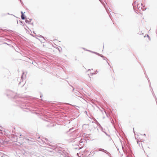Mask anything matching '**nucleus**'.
I'll return each instance as SVG.
<instances>
[{
    "mask_svg": "<svg viewBox=\"0 0 157 157\" xmlns=\"http://www.w3.org/2000/svg\"><path fill=\"white\" fill-rule=\"evenodd\" d=\"M19 21H20V22L22 24H25V23L24 22V21H21V20H19ZM21 25H22V24H21Z\"/></svg>",
    "mask_w": 157,
    "mask_h": 157,
    "instance_id": "obj_17",
    "label": "nucleus"
},
{
    "mask_svg": "<svg viewBox=\"0 0 157 157\" xmlns=\"http://www.w3.org/2000/svg\"><path fill=\"white\" fill-rule=\"evenodd\" d=\"M10 33H11V32H12V30H10Z\"/></svg>",
    "mask_w": 157,
    "mask_h": 157,
    "instance_id": "obj_35",
    "label": "nucleus"
},
{
    "mask_svg": "<svg viewBox=\"0 0 157 157\" xmlns=\"http://www.w3.org/2000/svg\"><path fill=\"white\" fill-rule=\"evenodd\" d=\"M29 20H28L27 19L25 20V22L26 23H28L30 24V22H31V21H32V19H29Z\"/></svg>",
    "mask_w": 157,
    "mask_h": 157,
    "instance_id": "obj_13",
    "label": "nucleus"
},
{
    "mask_svg": "<svg viewBox=\"0 0 157 157\" xmlns=\"http://www.w3.org/2000/svg\"><path fill=\"white\" fill-rule=\"evenodd\" d=\"M147 37L149 38V39H150V37L148 35H147Z\"/></svg>",
    "mask_w": 157,
    "mask_h": 157,
    "instance_id": "obj_27",
    "label": "nucleus"
},
{
    "mask_svg": "<svg viewBox=\"0 0 157 157\" xmlns=\"http://www.w3.org/2000/svg\"><path fill=\"white\" fill-rule=\"evenodd\" d=\"M141 6H142V7H141V9L143 11L145 10L146 9V8H145V6L144 5L143 6V4L141 3Z\"/></svg>",
    "mask_w": 157,
    "mask_h": 157,
    "instance_id": "obj_9",
    "label": "nucleus"
},
{
    "mask_svg": "<svg viewBox=\"0 0 157 157\" xmlns=\"http://www.w3.org/2000/svg\"><path fill=\"white\" fill-rule=\"evenodd\" d=\"M140 0H135V1L132 3V6H133V9L135 10L136 9V4L139 2Z\"/></svg>",
    "mask_w": 157,
    "mask_h": 157,
    "instance_id": "obj_5",
    "label": "nucleus"
},
{
    "mask_svg": "<svg viewBox=\"0 0 157 157\" xmlns=\"http://www.w3.org/2000/svg\"><path fill=\"white\" fill-rule=\"evenodd\" d=\"M38 37H40L43 38L44 39V37L41 35H39V36H38Z\"/></svg>",
    "mask_w": 157,
    "mask_h": 157,
    "instance_id": "obj_19",
    "label": "nucleus"
},
{
    "mask_svg": "<svg viewBox=\"0 0 157 157\" xmlns=\"http://www.w3.org/2000/svg\"><path fill=\"white\" fill-rule=\"evenodd\" d=\"M138 5L139 4H137L136 5V9L135 10H134V11L136 12V11H140V6L138 7Z\"/></svg>",
    "mask_w": 157,
    "mask_h": 157,
    "instance_id": "obj_7",
    "label": "nucleus"
},
{
    "mask_svg": "<svg viewBox=\"0 0 157 157\" xmlns=\"http://www.w3.org/2000/svg\"><path fill=\"white\" fill-rule=\"evenodd\" d=\"M49 146L51 147H50V148L53 150H55L56 149V146L53 145H49Z\"/></svg>",
    "mask_w": 157,
    "mask_h": 157,
    "instance_id": "obj_11",
    "label": "nucleus"
},
{
    "mask_svg": "<svg viewBox=\"0 0 157 157\" xmlns=\"http://www.w3.org/2000/svg\"><path fill=\"white\" fill-rule=\"evenodd\" d=\"M21 15H23L24 14V13L22 11H21Z\"/></svg>",
    "mask_w": 157,
    "mask_h": 157,
    "instance_id": "obj_22",
    "label": "nucleus"
},
{
    "mask_svg": "<svg viewBox=\"0 0 157 157\" xmlns=\"http://www.w3.org/2000/svg\"><path fill=\"white\" fill-rule=\"evenodd\" d=\"M72 129H70V131H71V130H72Z\"/></svg>",
    "mask_w": 157,
    "mask_h": 157,
    "instance_id": "obj_36",
    "label": "nucleus"
},
{
    "mask_svg": "<svg viewBox=\"0 0 157 157\" xmlns=\"http://www.w3.org/2000/svg\"><path fill=\"white\" fill-rule=\"evenodd\" d=\"M98 56H100V57H102L103 58V60H106V62H107V63H108V65H109V63L108 62V61L107 60H108V59L107 58H106V57H105V56H103V55H102L101 54H99L98 55Z\"/></svg>",
    "mask_w": 157,
    "mask_h": 157,
    "instance_id": "obj_8",
    "label": "nucleus"
},
{
    "mask_svg": "<svg viewBox=\"0 0 157 157\" xmlns=\"http://www.w3.org/2000/svg\"><path fill=\"white\" fill-rule=\"evenodd\" d=\"M143 135L145 136L146 134H144Z\"/></svg>",
    "mask_w": 157,
    "mask_h": 157,
    "instance_id": "obj_33",
    "label": "nucleus"
},
{
    "mask_svg": "<svg viewBox=\"0 0 157 157\" xmlns=\"http://www.w3.org/2000/svg\"><path fill=\"white\" fill-rule=\"evenodd\" d=\"M25 139L27 140H28L29 141H31V140H29V139L26 138H25Z\"/></svg>",
    "mask_w": 157,
    "mask_h": 157,
    "instance_id": "obj_23",
    "label": "nucleus"
},
{
    "mask_svg": "<svg viewBox=\"0 0 157 157\" xmlns=\"http://www.w3.org/2000/svg\"><path fill=\"white\" fill-rule=\"evenodd\" d=\"M155 100H156V103H157V98H155Z\"/></svg>",
    "mask_w": 157,
    "mask_h": 157,
    "instance_id": "obj_32",
    "label": "nucleus"
},
{
    "mask_svg": "<svg viewBox=\"0 0 157 157\" xmlns=\"http://www.w3.org/2000/svg\"><path fill=\"white\" fill-rule=\"evenodd\" d=\"M97 151H97V150H95L94 151H93V152L91 151L90 152V154H91L92 155H94L95 154V153L97 152Z\"/></svg>",
    "mask_w": 157,
    "mask_h": 157,
    "instance_id": "obj_10",
    "label": "nucleus"
},
{
    "mask_svg": "<svg viewBox=\"0 0 157 157\" xmlns=\"http://www.w3.org/2000/svg\"><path fill=\"white\" fill-rule=\"evenodd\" d=\"M77 148H77V147H75V149H77Z\"/></svg>",
    "mask_w": 157,
    "mask_h": 157,
    "instance_id": "obj_38",
    "label": "nucleus"
},
{
    "mask_svg": "<svg viewBox=\"0 0 157 157\" xmlns=\"http://www.w3.org/2000/svg\"><path fill=\"white\" fill-rule=\"evenodd\" d=\"M30 24L31 25H32L33 26V22H32V23H30Z\"/></svg>",
    "mask_w": 157,
    "mask_h": 157,
    "instance_id": "obj_26",
    "label": "nucleus"
},
{
    "mask_svg": "<svg viewBox=\"0 0 157 157\" xmlns=\"http://www.w3.org/2000/svg\"><path fill=\"white\" fill-rule=\"evenodd\" d=\"M134 128H133V131H134Z\"/></svg>",
    "mask_w": 157,
    "mask_h": 157,
    "instance_id": "obj_40",
    "label": "nucleus"
},
{
    "mask_svg": "<svg viewBox=\"0 0 157 157\" xmlns=\"http://www.w3.org/2000/svg\"><path fill=\"white\" fill-rule=\"evenodd\" d=\"M90 69H89V70H88V71H90Z\"/></svg>",
    "mask_w": 157,
    "mask_h": 157,
    "instance_id": "obj_41",
    "label": "nucleus"
},
{
    "mask_svg": "<svg viewBox=\"0 0 157 157\" xmlns=\"http://www.w3.org/2000/svg\"><path fill=\"white\" fill-rule=\"evenodd\" d=\"M103 132L105 133V134L107 136H108L109 137H110V136L109 135H108L105 131H104Z\"/></svg>",
    "mask_w": 157,
    "mask_h": 157,
    "instance_id": "obj_18",
    "label": "nucleus"
},
{
    "mask_svg": "<svg viewBox=\"0 0 157 157\" xmlns=\"http://www.w3.org/2000/svg\"><path fill=\"white\" fill-rule=\"evenodd\" d=\"M89 52H91L92 53H94V54H95L98 55L99 54V53L97 52H93V51H89Z\"/></svg>",
    "mask_w": 157,
    "mask_h": 157,
    "instance_id": "obj_16",
    "label": "nucleus"
},
{
    "mask_svg": "<svg viewBox=\"0 0 157 157\" xmlns=\"http://www.w3.org/2000/svg\"><path fill=\"white\" fill-rule=\"evenodd\" d=\"M20 2L21 3V4L23 6L24 5V4H23V3L22 1H21V0H20Z\"/></svg>",
    "mask_w": 157,
    "mask_h": 157,
    "instance_id": "obj_21",
    "label": "nucleus"
},
{
    "mask_svg": "<svg viewBox=\"0 0 157 157\" xmlns=\"http://www.w3.org/2000/svg\"><path fill=\"white\" fill-rule=\"evenodd\" d=\"M105 114H106V116H107V117H108L109 114L107 113L105 111Z\"/></svg>",
    "mask_w": 157,
    "mask_h": 157,
    "instance_id": "obj_24",
    "label": "nucleus"
},
{
    "mask_svg": "<svg viewBox=\"0 0 157 157\" xmlns=\"http://www.w3.org/2000/svg\"><path fill=\"white\" fill-rule=\"evenodd\" d=\"M82 48L83 49L85 50H86V49L85 48Z\"/></svg>",
    "mask_w": 157,
    "mask_h": 157,
    "instance_id": "obj_28",
    "label": "nucleus"
},
{
    "mask_svg": "<svg viewBox=\"0 0 157 157\" xmlns=\"http://www.w3.org/2000/svg\"><path fill=\"white\" fill-rule=\"evenodd\" d=\"M98 151H102V152L105 153L106 154L108 155V156H109V157H112L111 156V154L109 152L107 151H106L105 149H104L102 148H100L98 149Z\"/></svg>",
    "mask_w": 157,
    "mask_h": 157,
    "instance_id": "obj_3",
    "label": "nucleus"
},
{
    "mask_svg": "<svg viewBox=\"0 0 157 157\" xmlns=\"http://www.w3.org/2000/svg\"><path fill=\"white\" fill-rule=\"evenodd\" d=\"M27 73V72H24V71L22 72V75L21 76V79L22 80L21 82H19L18 83V85H20L23 82V79L25 78H26V75Z\"/></svg>",
    "mask_w": 157,
    "mask_h": 157,
    "instance_id": "obj_2",
    "label": "nucleus"
},
{
    "mask_svg": "<svg viewBox=\"0 0 157 157\" xmlns=\"http://www.w3.org/2000/svg\"><path fill=\"white\" fill-rule=\"evenodd\" d=\"M16 21L17 22V23H18V21L17 19H16Z\"/></svg>",
    "mask_w": 157,
    "mask_h": 157,
    "instance_id": "obj_30",
    "label": "nucleus"
},
{
    "mask_svg": "<svg viewBox=\"0 0 157 157\" xmlns=\"http://www.w3.org/2000/svg\"><path fill=\"white\" fill-rule=\"evenodd\" d=\"M99 1L101 2V4L103 5L105 7L106 12L107 13H108V11H109V10H108V9L106 7V5L105 4V3L103 2L102 0H99Z\"/></svg>",
    "mask_w": 157,
    "mask_h": 157,
    "instance_id": "obj_6",
    "label": "nucleus"
},
{
    "mask_svg": "<svg viewBox=\"0 0 157 157\" xmlns=\"http://www.w3.org/2000/svg\"><path fill=\"white\" fill-rule=\"evenodd\" d=\"M21 17L22 20H25L26 18V16L24 14L22 15H21Z\"/></svg>",
    "mask_w": 157,
    "mask_h": 157,
    "instance_id": "obj_12",
    "label": "nucleus"
},
{
    "mask_svg": "<svg viewBox=\"0 0 157 157\" xmlns=\"http://www.w3.org/2000/svg\"><path fill=\"white\" fill-rule=\"evenodd\" d=\"M78 97L79 98H78L81 101H82L83 100H85L83 98H82V97H81L80 96H78Z\"/></svg>",
    "mask_w": 157,
    "mask_h": 157,
    "instance_id": "obj_15",
    "label": "nucleus"
},
{
    "mask_svg": "<svg viewBox=\"0 0 157 157\" xmlns=\"http://www.w3.org/2000/svg\"><path fill=\"white\" fill-rule=\"evenodd\" d=\"M24 85V82L22 83V85L21 86V87H22Z\"/></svg>",
    "mask_w": 157,
    "mask_h": 157,
    "instance_id": "obj_25",
    "label": "nucleus"
},
{
    "mask_svg": "<svg viewBox=\"0 0 157 157\" xmlns=\"http://www.w3.org/2000/svg\"><path fill=\"white\" fill-rule=\"evenodd\" d=\"M12 132L13 133H15V132H14V131L13 130H12Z\"/></svg>",
    "mask_w": 157,
    "mask_h": 157,
    "instance_id": "obj_29",
    "label": "nucleus"
},
{
    "mask_svg": "<svg viewBox=\"0 0 157 157\" xmlns=\"http://www.w3.org/2000/svg\"><path fill=\"white\" fill-rule=\"evenodd\" d=\"M42 95H41V96H40V97L41 98H42Z\"/></svg>",
    "mask_w": 157,
    "mask_h": 157,
    "instance_id": "obj_34",
    "label": "nucleus"
},
{
    "mask_svg": "<svg viewBox=\"0 0 157 157\" xmlns=\"http://www.w3.org/2000/svg\"><path fill=\"white\" fill-rule=\"evenodd\" d=\"M33 33H34V32H33Z\"/></svg>",
    "mask_w": 157,
    "mask_h": 157,
    "instance_id": "obj_43",
    "label": "nucleus"
},
{
    "mask_svg": "<svg viewBox=\"0 0 157 157\" xmlns=\"http://www.w3.org/2000/svg\"><path fill=\"white\" fill-rule=\"evenodd\" d=\"M10 15H12V16H14L13 14H10Z\"/></svg>",
    "mask_w": 157,
    "mask_h": 157,
    "instance_id": "obj_37",
    "label": "nucleus"
},
{
    "mask_svg": "<svg viewBox=\"0 0 157 157\" xmlns=\"http://www.w3.org/2000/svg\"><path fill=\"white\" fill-rule=\"evenodd\" d=\"M40 137H39L38 138V139H40Z\"/></svg>",
    "mask_w": 157,
    "mask_h": 157,
    "instance_id": "obj_39",
    "label": "nucleus"
},
{
    "mask_svg": "<svg viewBox=\"0 0 157 157\" xmlns=\"http://www.w3.org/2000/svg\"><path fill=\"white\" fill-rule=\"evenodd\" d=\"M75 95L76 96H80L82 94L78 91H77V92H75Z\"/></svg>",
    "mask_w": 157,
    "mask_h": 157,
    "instance_id": "obj_14",
    "label": "nucleus"
},
{
    "mask_svg": "<svg viewBox=\"0 0 157 157\" xmlns=\"http://www.w3.org/2000/svg\"><path fill=\"white\" fill-rule=\"evenodd\" d=\"M74 90V88L73 89V90Z\"/></svg>",
    "mask_w": 157,
    "mask_h": 157,
    "instance_id": "obj_42",
    "label": "nucleus"
},
{
    "mask_svg": "<svg viewBox=\"0 0 157 157\" xmlns=\"http://www.w3.org/2000/svg\"><path fill=\"white\" fill-rule=\"evenodd\" d=\"M10 140L13 142H17V136L12 134L10 135Z\"/></svg>",
    "mask_w": 157,
    "mask_h": 157,
    "instance_id": "obj_1",
    "label": "nucleus"
},
{
    "mask_svg": "<svg viewBox=\"0 0 157 157\" xmlns=\"http://www.w3.org/2000/svg\"><path fill=\"white\" fill-rule=\"evenodd\" d=\"M95 123L99 126V128H100V129L101 130L102 132H103L104 131V130L103 128L101 127V125L95 119Z\"/></svg>",
    "mask_w": 157,
    "mask_h": 157,
    "instance_id": "obj_4",
    "label": "nucleus"
},
{
    "mask_svg": "<svg viewBox=\"0 0 157 157\" xmlns=\"http://www.w3.org/2000/svg\"><path fill=\"white\" fill-rule=\"evenodd\" d=\"M97 73H98V71L97 70H96V72L94 73H92V75L93 74H97Z\"/></svg>",
    "mask_w": 157,
    "mask_h": 157,
    "instance_id": "obj_20",
    "label": "nucleus"
},
{
    "mask_svg": "<svg viewBox=\"0 0 157 157\" xmlns=\"http://www.w3.org/2000/svg\"><path fill=\"white\" fill-rule=\"evenodd\" d=\"M86 51H89H89H90V50H87V49H86Z\"/></svg>",
    "mask_w": 157,
    "mask_h": 157,
    "instance_id": "obj_31",
    "label": "nucleus"
}]
</instances>
